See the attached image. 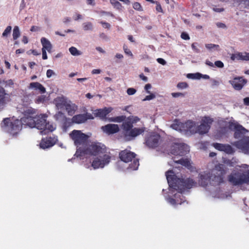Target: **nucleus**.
<instances>
[{
  "mask_svg": "<svg viewBox=\"0 0 249 249\" xmlns=\"http://www.w3.org/2000/svg\"><path fill=\"white\" fill-rule=\"evenodd\" d=\"M227 168L222 164H218L211 171H206L199 174V183L201 186L206 187L209 183L219 185L224 182V176L226 174Z\"/></svg>",
  "mask_w": 249,
  "mask_h": 249,
  "instance_id": "obj_1",
  "label": "nucleus"
},
{
  "mask_svg": "<svg viewBox=\"0 0 249 249\" xmlns=\"http://www.w3.org/2000/svg\"><path fill=\"white\" fill-rule=\"evenodd\" d=\"M137 117H129L122 123V137L125 142L132 141L136 137L142 134L145 128L144 127H133V124L139 121Z\"/></svg>",
  "mask_w": 249,
  "mask_h": 249,
  "instance_id": "obj_2",
  "label": "nucleus"
},
{
  "mask_svg": "<svg viewBox=\"0 0 249 249\" xmlns=\"http://www.w3.org/2000/svg\"><path fill=\"white\" fill-rule=\"evenodd\" d=\"M165 175L170 187L177 191L182 192L185 189L191 188L196 184L192 178H178L173 170L167 171Z\"/></svg>",
  "mask_w": 249,
  "mask_h": 249,
  "instance_id": "obj_3",
  "label": "nucleus"
},
{
  "mask_svg": "<svg viewBox=\"0 0 249 249\" xmlns=\"http://www.w3.org/2000/svg\"><path fill=\"white\" fill-rule=\"evenodd\" d=\"M47 116L45 114H40L36 116L35 127L41 130L42 135H46L55 129L52 124H50L46 120Z\"/></svg>",
  "mask_w": 249,
  "mask_h": 249,
  "instance_id": "obj_4",
  "label": "nucleus"
},
{
  "mask_svg": "<svg viewBox=\"0 0 249 249\" xmlns=\"http://www.w3.org/2000/svg\"><path fill=\"white\" fill-rule=\"evenodd\" d=\"M21 124L20 120L18 119L12 120L9 118H6L3 120L1 126L8 133L14 135L21 129Z\"/></svg>",
  "mask_w": 249,
  "mask_h": 249,
  "instance_id": "obj_5",
  "label": "nucleus"
},
{
  "mask_svg": "<svg viewBox=\"0 0 249 249\" xmlns=\"http://www.w3.org/2000/svg\"><path fill=\"white\" fill-rule=\"evenodd\" d=\"M119 155L121 160L126 163L131 161L133 159V162L129 164L128 168L132 170H136L138 168L139 160V159H135L136 154L135 153L125 149L120 152Z\"/></svg>",
  "mask_w": 249,
  "mask_h": 249,
  "instance_id": "obj_6",
  "label": "nucleus"
},
{
  "mask_svg": "<svg viewBox=\"0 0 249 249\" xmlns=\"http://www.w3.org/2000/svg\"><path fill=\"white\" fill-rule=\"evenodd\" d=\"M228 181L232 185L236 186L249 183V171L243 173H231L228 176Z\"/></svg>",
  "mask_w": 249,
  "mask_h": 249,
  "instance_id": "obj_7",
  "label": "nucleus"
},
{
  "mask_svg": "<svg viewBox=\"0 0 249 249\" xmlns=\"http://www.w3.org/2000/svg\"><path fill=\"white\" fill-rule=\"evenodd\" d=\"M81 152L84 154H89L97 156L100 154H104L106 152V147L105 145L101 143H92L86 148L79 147Z\"/></svg>",
  "mask_w": 249,
  "mask_h": 249,
  "instance_id": "obj_8",
  "label": "nucleus"
},
{
  "mask_svg": "<svg viewBox=\"0 0 249 249\" xmlns=\"http://www.w3.org/2000/svg\"><path fill=\"white\" fill-rule=\"evenodd\" d=\"M161 141L160 134L155 132H150L147 133L144 138V144L150 148L157 147Z\"/></svg>",
  "mask_w": 249,
  "mask_h": 249,
  "instance_id": "obj_9",
  "label": "nucleus"
},
{
  "mask_svg": "<svg viewBox=\"0 0 249 249\" xmlns=\"http://www.w3.org/2000/svg\"><path fill=\"white\" fill-rule=\"evenodd\" d=\"M228 127L231 130H234V137L235 139L243 138L245 134L248 132L245 128L236 122H229L228 123Z\"/></svg>",
  "mask_w": 249,
  "mask_h": 249,
  "instance_id": "obj_10",
  "label": "nucleus"
},
{
  "mask_svg": "<svg viewBox=\"0 0 249 249\" xmlns=\"http://www.w3.org/2000/svg\"><path fill=\"white\" fill-rule=\"evenodd\" d=\"M70 137L77 147L86 144L88 139L87 135L77 130H73L70 134Z\"/></svg>",
  "mask_w": 249,
  "mask_h": 249,
  "instance_id": "obj_11",
  "label": "nucleus"
},
{
  "mask_svg": "<svg viewBox=\"0 0 249 249\" xmlns=\"http://www.w3.org/2000/svg\"><path fill=\"white\" fill-rule=\"evenodd\" d=\"M111 157L109 155L104 154L102 157L99 156L95 158L91 163V166L94 169L102 168L109 163Z\"/></svg>",
  "mask_w": 249,
  "mask_h": 249,
  "instance_id": "obj_12",
  "label": "nucleus"
},
{
  "mask_svg": "<svg viewBox=\"0 0 249 249\" xmlns=\"http://www.w3.org/2000/svg\"><path fill=\"white\" fill-rule=\"evenodd\" d=\"M213 120L208 117H205L202 120L201 124L197 127L196 132L199 134H205L207 133L210 128L211 124Z\"/></svg>",
  "mask_w": 249,
  "mask_h": 249,
  "instance_id": "obj_13",
  "label": "nucleus"
},
{
  "mask_svg": "<svg viewBox=\"0 0 249 249\" xmlns=\"http://www.w3.org/2000/svg\"><path fill=\"white\" fill-rule=\"evenodd\" d=\"M189 151L187 145L181 143H174L171 149V153L174 155L183 156Z\"/></svg>",
  "mask_w": 249,
  "mask_h": 249,
  "instance_id": "obj_14",
  "label": "nucleus"
},
{
  "mask_svg": "<svg viewBox=\"0 0 249 249\" xmlns=\"http://www.w3.org/2000/svg\"><path fill=\"white\" fill-rule=\"evenodd\" d=\"M229 82L235 90H240L247 84V80L242 76H237L230 80Z\"/></svg>",
  "mask_w": 249,
  "mask_h": 249,
  "instance_id": "obj_15",
  "label": "nucleus"
},
{
  "mask_svg": "<svg viewBox=\"0 0 249 249\" xmlns=\"http://www.w3.org/2000/svg\"><path fill=\"white\" fill-rule=\"evenodd\" d=\"M235 145L244 153L249 154V137L245 136L235 142Z\"/></svg>",
  "mask_w": 249,
  "mask_h": 249,
  "instance_id": "obj_16",
  "label": "nucleus"
},
{
  "mask_svg": "<svg viewBox=\"0 0 249 249\" xmlns=\"http://www.w3.org/2000/svg\"><path fill=\"white\" fill-rule=\"evenodd\" d=\"M57 141V139L55 137H49L43 138L40 143V146L41 148L44 149L50 148L53 146Z\"/></svg>",
  "mask_w": 249,
  "mask_h": 249,
  "instance_id": "obj_17",
  "label": "nucleus"
},
{
  "mask_svg": "<svg viewBox=\"0 0 249 249\" xmlns=\"http://www.w3.org/2000/svg\"><path fill=\"white\" fill-rule=\"evenodd\" d=\"M10 101L9 94L6 93L4 89L0 86V108L3 109Z\"/></svg>",
  "mask_w": 249,
  "mask_h": 249,
  "instance_id": "obj_18",
  "label": "nucleus"
},
{
  "mask_svg": "<svg viewBox=\"0 0 249 249\" xmlns=\"http://www.w3.org/2000/svg\"><path fill=\"white\" fill-rule=\"evenodd\" d=\"M101 129L104 133L108 135H111L118 132L120 130V128L118 124H109L102 126Z\"/></svg>",
  "mask_w": 249,
  "mask_h": 249,
  "instance_id": "obj_19",
  "label": "nucleus"
},
{
  "mask_svg": "<svg viewBox=\"0 0 249 249\" xmlns=\"http://www.w3.org/2000/svg\"><path fill=\"white\" fill-rule=\"evenodd\" d=\"M212 145L216 149L220 151H223L228 154H231L234 152V150L232 147L228 144H222L215 142L213 143Z\"/></svg>",
  "mask_w": 249,
  "mask_h": 249,
  "instance_id": "obj_20",
  "label": "nucleus"
},
{
  "mask_svg": "<svg viewBox=\"0 0 249 249\" xmlns=\"http://www.w3.org/2000/svg\"><path fill=\"white\" fill-rule=\"evenodd\" d=\"M93 119L91 114L89 113L80 114L74 115L72 118V122L76 124H81L85 122L88 119Z\"/></svg>",
  "mask_w": 249,
  "mask_h": 249,
  "instance_id": "obj_21",
  "label": "nucleus"
},
{
  "mask_svg": "<svg viewBox=\"0 0 249 249\" xmlns=\"http://www.w3.org/2000/svg\"><path fill=\"white\" fill-rule=\"evenodd\" d=\"M36 117V116L23 117L20 121L23 124L30 127H35Z\"/></svg>",
  "mask_w": 249,
  "mask_h": 249,
  "instance_id": "obj_22",
  "label": "nucleus"
},
{
  "mask_svg": "<svg viewBox=\"0 0 249 249\" xmlns=\"http://www.w3.org/2000/svg\"><path fill=\"white\" fill-rule=\"evenodd\" d=\"M29 89L35 90H38L40 93L46 92V89L39 82H32L29 84Z\"/></svg>",
  "mask_w": 249,
  "mask_h": 249,
  "instance_id": "obj_23",
  "label": "nucleus"
},
{
  "mask_svg": "<svg viewBox=\"0 0 249 249\" xmlns=\"http://www.w3.org/2000/svg\"><path fill=\"white\" fill-rule=\"evenodd\" d=\"M112 109L111 107H105L103 109H97L95 111V115L96 116L99 117L101 119H104L106 118V116L112 111Z\"/></svg>",
  "mask_w": 249,
  "mask_h": 249,
  "instance_id": "obj_24",
  "label": "nucleus"
},
{
  "mask_svg": "<svg viewBox=\"0 0 249 249\" xmlns=\"http://www.w3.org/2000/svg\"><path fill=\"white\" fill-rule=\"evenodd\" d=\"M54 103L58 109H62L68 103L66 99L63 96L57 97L54 100Z\"/></svg>",
  "mask_w": 249,
  "mask_h": 249,
  "instance_id": "obj_25",
  "label": "nucleus"
},
{
  "mask_svg": "<svg viewBox=\"0 0 249 249\" xmlns=\"http://www.w3.org/2000/svg\"><path fill=\"white\" fill-rule=\"evenodd\" d=\"M41 43L43 46L42 49L47 50L49 53L51 52L52 49V45L51 42L45 37H42L41 38Z\"/></svg>",
  "mask_w": 249,
  "mask_h": 249,
  "instance_id": "obj_26",
  "label": "nucleus"
},
{
  "mask_svg": "<svg viewBox=\"0 0 249 249\" xmlns=\"http://www.w3.org/2000/svg\"><path fill=\"white\" fill-rule=\"evenodd\" d=\"M68 115L72 116L75 112L76 107L74 104H71V103H67L64 107Z\"/></svg>",
  "mask_w": 249,
  "mask_h": 249,
  "instance_id": "obj_27",
  "label": "nucleus"
},
{
  "mask_svg": "<svg viewBox=\"0 0 249 249\" xmlns=\"http://www.w3.org/2000/svg\"><path fill=\"white\" fill-rule=\"evenodd\" d=\"M127 118L124 115H121L115 117H111L108 119L109 122L121 123L124 122Z\"/></svg>",
  "mask_w": 249,
  "mask_h": 249,
  "instance_id": "obj_28",
  "label": "nucleus"
},
{
  "mask_svg": "<svg viewBox=\"0 0 249 249\" xmlns=\"http://www.w3.org/2000/svg\"><path fill=\"white\" fill-rule=\"evenodd\" d=\"M174 161L175 163L180 164L186 167H187L188 168L191 166V163L189 160L187 159H184L182 158L179 160Z\"/></svg>",
  "mask_w": 249,
  "mask_h": 249,
  "instance_id": "obj_29",
  "label": "nucleus"
},
{
  "mask_svg": "<svg viewBox=\"0 0 249 249\" xmlns=\"http://www.w3.org/2000/svg\"><path fill=\"white\" fill-rule=\"evenodd\" d=\"M24 117L36 116V110L32 108H28L24 111Z\"/></svg>",
  "mask_w": 249,
  "mask_h": 249,
  "instance_id": "obj_30",
  "label": "nucleus"
},
{
  "mask_svg": "<svg viewBox=\"0 0 249 249\" xmlns=\"http://www.w3.org/2000/svg\"><path fill=\"white\" fill-rule=\"evenodd\" d=\"M20 36V32L18 27L16 26L14 27L13 32V37L14 40H16Z\"/></svg>",
  "mask_w": 249,
  "mask_h": 249,
  "instance_id": "obj_31",
  "label": "nucleus"
},
{
  "mask_svg": "<svg viewBox=\"0 0 249 249\" xmlns=\"http://www.w3.org/2000/svg\"><path fill=\"white\" fill-rule=\"evenodd\" d=\"M14 83L12 80L9 79L8 80H0V85H1L2 87V86H4L5 87H6L7 86H11L13 85Z\"/></svg>",
  "mask_w": 249,
  "mask_h": 249,
  "instance_id": "obj_32",
  "label": "nucleus"
},
{
  "mask_svg": "<svg viewBox=\"0 0 249 249\" xmlns=\"http://www.w3.org/2000/svg\"><path fill=\"white\" fill-rule=\"evenodd\" d=\"M70 53L74 56L79 55L82 54V53L78 51L75 47H71L69 48Z\"/></svg>",
  "mask_w": 249,
  "mask_h": 249,
  "instance_id": "obj_33",
  "label": "nucleus"
},
{
  "mask_svg": "<svg viewBox=\"0 0 249 249\" xmlns=\"http://www.w3.org/2000/svg\"><path fill=\"white\" fill-rule=\"evenodd\" d=\"M110 2L116 9L118 10H121L122 9V4L118 1L116 0H110Z\"/></svg>",
  "mask_w": 249,
  "mask_h": 249,
  "instance_id": "obj_34",
  "label": "nucleus"
},
{
  "mask_svg": "<svg viewBox=\"0 0 249 249\" xmlns=\"http://www.w3.org/2000/svg\"><path fill=\"white\" fill-rule=\"evenodd\" d=\"M186 126L187 128V130L192 131L193 130V127H195V123L192 121H188L185 123Z\"/></svg>",
  "mask_w": 249,
  "mask_h": 249,
  "instance_id": "obj_35",
  "label": "nucleus"
},
{
  "mask_svg": "<svg viewBox=\"0 0 249 249\" xmlns=\"http://www.w3.org/2000/svg\"><path fill=\"white\" fill-rule=\"evenodd\" d=\"M202 76V74L199 73H189L187 75V77L190 79H200Z\"/></svg>",
  "mask_w": 249,
  "mask_h": 249,
  "instance_id": "obj_36",
  "label": "nucleus"
},
{
  "mask_svg": "<svg viewBox=\"0 0 249 249\" xmlns=\"http://www.w3.org/2000/svg\"><path fill=\"white\" fill-rule=\"evenodd\" d=\"M242 56V53H237L232 54L231 56V59L232 61L241 60V56Z\"/></svg>",
  "mask_w": 249,
  "mask_h": 249,
  "instance_id": "obj_37",
  "label": "nucleus"
},
{
  "mask_svg": "<svg viewBox=\"0 0 249 249\" xmlns=\"http://www.w3.org/2000/svg\"><path fill=\"white\" fill-rule=\"evenodd\" d=\"M12 30V27L11 26H8L5 29L2 34L3 37H7L11 33Z\"/></svg>",
  "mask_w": 249,
  "mask_h": 249,
  "instance_id": "obj_38",
  "label": "nucleus"
},
{
  "mask_svg": "<svg viewBox=\"0 0 249 249\" xmlns=\"http://www.w3.org/2000/svg\"><path fill=\"white\" fill-rule=\"evenodd\" d=\"M205 47L207 49L209 50H211L212 49H215L217 50H219V46L218 45H216L214 44H205Z\"/></svg>",
  "mask_w": 249,
  "mask_h": 249,
  "instance_id": "obj_39",
  "label": "nucleus"
},
{
  "mask_svg": "<svg viewBox=\"0 0 249 249\" xmlns=\"http://www.w3.org/2000/svg\"><path fill=\"white\" fill-rule=\"evenodd\" d=\"M92 24L90 22H85L83 24V29L86 31L92 30Z\"/></svg>",
  "mask_w": 249,
  "mask_h": 249,
  "instance_id": "obj_40",
  "label": "nucleus"
},
{
  "mask_svg": "<svg viewBox=\"0 0 249 249\" xmlns=\"http://www.w3.org/2000/svg\"><path fill=\"white\" fill-rule=\"evenodd\" d=\"M133 7L135 10L139 11H142L143 10L141 4L138 2H135L133 4Z\"/></svg>",
  "mask_w": 249,
  "mask_h": 249,
  "instance_id": "obj_41",
  "label": "nucleus"
},
{
  "mask_svg": "<svg viewBox=\"0 0 249 249\" xmlns=\"http://www.w3.org/2000/svg\"><path fill=\"white\" fill-rule=\"evenodd\" d=\"M177 87L179 89H184L188 87V85L186 82H179L177 84Z\"/></svg>",
  "mask_w": 249,
  "mask_h": 249,
  "instance_id": "obj_42",
  "label": "nucleus"
},
{
  "mask_svg": "<svg viewBox=\"0 0 249 249\" xmlns=\"http://www.w3.org/2000/svg\"><path fill=\"white\" fill-rule=\"evenodd\" d=\"M241 60L249 61V53H247V52L242 53V56H241Z\"/></svg>",
  "mask_w": 249,
  "mask_h": 249,
  "instance_id": "obj_43",
  "label": "nucleus"
},
{
  "mask_svg": "<svg viewBox=\"0 0 249 249\" xmlns=\"http://www.w3.org/2000/svg\"><path fill=\"white\" fill-rule=\"evenodd\" d=\"M123 49H124V53H125L126 54L129 55H130V56H133V54H132V53H131V51H130L129 49H128L127 48V46H126V45H124V46H123Z\"/></svg>",
  "mask_w": 249,
  "mask_h": 249,
  "instance_id": "obj_44",
  "label": "nucleus"
},
{
  "mask_svg": "<svg viewBox=\"0 0 249 249\" xmlns=\"http://www.w3.org/2000/svg\"><path fill=\"white\" fill-rule=\"evenodd\" d=\"M126 92L129 95H132L136 92V90L134 88H128L127 89Z\"/></svg>",
  "mask_w": 249,
  "mask_h": 249,
  "instance_id": "obj_45",
  "label": "nucleus"
},
{
  "mask_svg": "<svg viewBox=\"0 0 249 249\" xmlns=\"http://www.w3.org/2000/svg\"><path fill=\"white\" fill-rule=\"evenodd\" d=\"M155 3L156 4V9L158 12L163 13V10L162 9V7L161 6V5L160 3L158 1H155Z\"/></svg>",
  "mask_w": 249,
  "mask_h": 249,
  "instance_id": "obj_46",
  "label": "nucleus"
},
{
  "mask_svg": "<svg viewBox=\"0 0 249 249\" xmlns=\"http://www.w3.org/2000/svg\"><path fill=\"white\" fill-rule=\"evenodd\" d=\"M214 65L216 67L219 68H222L224 67V66L223 63L221 61H220V60L216 61L214 62Z\"/></svg>",
  "mask_w": 249,
  "mask_h": 249,
  "instance_id": "obj_47",
  "label": "nucleus"
},
{
  "mask_svg": "<svg viewBox=\"0 0 249 249\" xmlns=\"http://www.w3.org/2000/svg\"><path fill=\"white\" fill-rule=\"evenodd\" d=\"M171 95L174 98H178L180 96L184 97L185 94L181 92H173L171 93Z\"/></svg>",
  "mask_w": 249,
  "mask_h": 249,
  "instance_id": "obj_48",
  "label": "nucleus"
},
{
  "mask_svg": "<svg viewBox=\"0 0 249 249\" xmlns=\"http://www.w3.org/2000/svg\"><path fill=\"white\" fill-rule=\"evenodd\" d=\"M180 36L181 38L184 40H187L190 39V36L186 32L182 33Z\"/></svg>",
  "mask_w": 249,
  "mask_h": 249,
  "instance_id": "obj_49",
  "label": "nucleus"
},
{
  "mask_svg": "<svg viewBox=\"0 0 249 249\" xmlns=\"http://www.w3.org/2000/svg\"><path fill=\"white\" fill-rule=\"evenodd\" d=\"M100 23L103 25L105 28L109 29L110 28V24L107 22L101 21Z\"/></svg>",
  "mask_w": 249,
  "mask_h": 249,
  "instance_id": "obj_50",
  "label": "nucleus"
},
{
  "mask_svg": "<svg viewBox=\"0 0 249 249\" xmlns=\"http://www.w3.org/2000/svg\"><path fill=\"white\" fill-rule=\"evenodd\" d=\"M155 98V95L153 93H151L149 95L146 96L143 101L150 100Z\"/></svg>",
  "mask_w": 249,
  "mask_h": 249,
  "instance_id": "obj_51",
  "label": "nucleus"
},
{
  "mask_svg": "<svg viewBox=\"0 0 249 249\" xmlns=\"http://www.w3.org/2000/svg\"><path fill=\"white\" fill-rule=\"evenodd\" d=\"M44 98H45L43 96H39L36 98V103L37 104L41 103V102H44Z\"/></svg>",
  "mask_w": 249,
  "mask_h": 249,
  "instance_id": "obj_52",
  "label": "nucleus"
},
{
  "mask_svg": "<svg viewBox=\"0 0 249 249\" xmlns=\"http://www.w3.org/2000/svg\"><path fill=\"white\" fill-rule=\"evenodd\" d=\"M54 71L51 70H48L46 72V75L48 78H50L52 75H54Z\"/></svg>",
  "mask_w": 249,
  "mask_h": 249,
  "instance_id": "obj_53",
  "label": "nucleus"
},
{
  "mask_svg": "<svg viewBox=\"0 0 249 249\" xmlns=\"http://www.w3.org/2000/svg\"><path fill=\"white\" fill-rule=\"evenodd\" d=\"M169 202L172 205H175L178 204H181V202L178 203L177 202V200L173 198H170L169 199Z\"/></svg>",
  "mask_w": 249,
  "mask_h": 249,
  "instance_id": "obj_54",
  "label": "nucleus"
},
{
  "mask_svg": "<svg viewBox=\"0 0 249 249\" xmlns=\"http://www.w3.org/2000/svg\"><path fill=\"white\" fill-rule=\"evenodd\" d=\"M157 61L159 63H160L162 65H165L166 64V62L165 61V60L161 58H158L157 59Z\"/></svg>",
  "mask_w": 249,
  "mask_h": 249,
  "instance_id": "obj_55",
  "label": "nucleus"
},
{
  "mask_svg": "<svg viewBox=\"0 0 249 249\" xmlns=\"http://www.w3.org/2000/svg\"><path fill=\"white\" fill-rule=\"evenodd\" d=\"M151 88V85L150 84H147L145 85L144 87V89L146 90V92L148 93H150V92L148 90L149 89Z\"/></svg>",
  "mask_w": 249,
  "mask_h": 249,
  "instance_id": "obj_56",
  "label": "nucleus"
},
{
  "mask_svg": "<svg viewBox=\"0 0 249 249\" xmlns=\"http://www.w3.org/2000/svg\"><path fill=\"white\" fill-rule=\"evenodd\" d=\"M42 59L44 60L47 59L48 57L46 53V50H44V49H42Z\"/></svg>",
  "mask_w": 249,
  "mask_h": 249,
  "instance_id": "obj_57",
  "label": "nucleus"
},
{
  "mask_svg": "<svg viewBox=\"0 0 249 249\" xmlns=\"http://www.w3.org/2000/svg\"><path fill=\"white\" fill-rule=\"evenodd\" d=\"M87 3L88 5L94 6L95 5V0H86Z\"/></svg>",
  "mask_w": 249,
  "mask_h": 249,
  "instance_id": "obj_58",
  "label": "nucleus"
},
{
  "mask_svg": "<svg viewBox=\"0 0 249 249\" xmlns=\"http://www.w3.org/2000/svg\"><path fill=\"white\" fill-rule=\"evenodd\" d=\"M29 52H31V53L34 54V55H38L39 54H40V53H38L37 52V51L35 50H30L27 53L28 54H29Z\"/></svg>",
  "mask_w": 249,
  "mask_h": 249,
  "instance_id": "obj_59",
  "label": "nucleus"
},
{
  "mask_svg": "<svg viewBox=\"0 0 249 249\" xmlns=\"http://www.w3.org/2000/svg\"><path fill=\"white\" fill-rule=\"evenodd\" d=\"M216 25L219 28H226V26L224 23L221 22H217L216 23Z\"/></svg>",
  "mask_w": 249,
  "mask_h": 249,
  "instance_id": "obj_60",
  "label": "nucleus"
},
{
  "mask_svg": "<svg viewBox=\"0 0 249 249\" xmlns=\"http://www.w3.org/2000/svg\"><path fill=\"white\" fill-rule=\"evenodd\" d=\"M101 72V71L100 69H93L91 71V73L92 74H99Z\"/></svg>",
  "mask_w": 249,
  "mask_h": 249,
  "instance_id": "obj_61",
  "label": "nucleus"
},
{
  "mask_svg": "<svg viewBox=\"0 0 249 249\" xmlns=\"http://www.w3.org/2000/svg\"><path fill=\"white\" fill-rule=\"evenodd\" d=\"M140 77L141 79H142V80L144 81H147V77L145 76L144 75V74L143 73H142L140 75Z\"/></svg>",
  "mask_w": 249,
  "mask_h": 249,
  "instance_id": "obj_62",
  "label": "nucleus"
},
{
  "mask_svg": "<svg viewBox=\"0 0 249 249\" xmlns=\"http://www.w3.org/2000/svg\"><path fill=\"white\" fill-rule=\"evenodd\" d=\"M244 104L246 106H249V97L244 99Z\"/></svg>",
  "mask_w": 249,
  "mask_h": 249,
  "instance_id": "obj_63",
  "label": "nucleus"
},
{
  "mask_svg": "<svg viewBox=\"0 0 249 249\" xmlns=\"http://www.w3.org/2000/svg\"><path fill=\"white\" fill-rule=\"evenodd\" d=\"M205 64L210 67H213V64L208 60H206Z\"/></svg>",
  "mask_w": 249,
  "mask_h": 249,
  "instance_id": "obj_64",
  "label": "nucleus"
}]
</instances>
